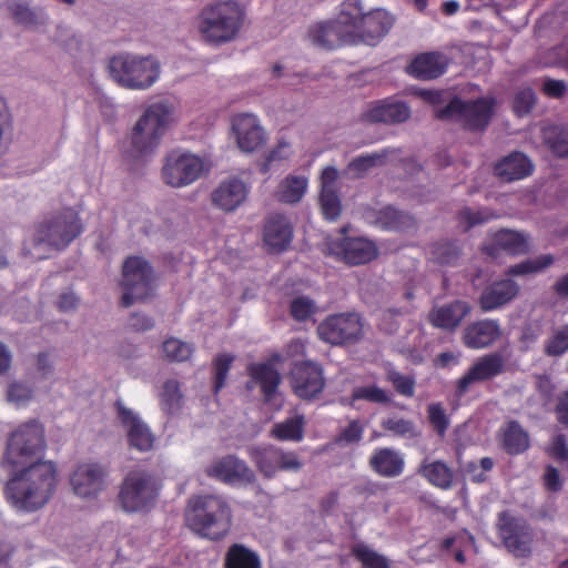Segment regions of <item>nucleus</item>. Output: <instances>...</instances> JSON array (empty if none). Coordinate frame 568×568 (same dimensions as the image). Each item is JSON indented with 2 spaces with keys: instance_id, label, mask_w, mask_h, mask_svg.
Masks as SVG:
<instances>
[{
  "instance_id": "1",
  "label": "nucleus",
  "mask_w": 568,
  "mask_h": 568,
  "mask_svg": "<svg viewBox=\"0 0 568 568\" xmlns=\"http://www.w3.org/2000/svg\"><path fill=\"white\" fill-rule=\"evenodd\" d=\"M6 485V498L18 511L32 513L42 508L54 496L59 470L54 462L38 459L13 466Z\"/></svg>"
},
{
  "instance_id": "2",
  "label": "nucleus",
  "mask_w": 568,
  "mask_h": 568,
  "mask_svg": "<svg viewBox=\"0 0 568 568\" xmlns=\"http://www.w3.org/2000/svg\"><path fill=\"white\" fill-rule=\"evenodd\" d=\"M179 118V104L174 99L163 98L150 103L132 129V150L139 155L152 153Z\"/></svg>"
},
{
  "instance_id": "3",
  "label": "nucleus",
  "mask_w": 568,
  "mask_h": 568,
  "mask_svg": "<svg viewBox=\"0 0 568 568\" xmlns=\"http://www.w3.org/2000/svg\"><path fill=\"white\" fill-rule=\"evenodd\" d=\"M186 523L202 537L219 540L230 530L232 509L226 499L219 495H199L189 500Z\"/></svg>"
},
{
  "instance_id": "4",
  "label": "nucleus",
  "mask_w": 568,
  "mask_h": 568,
  "mask_svg": "<svg viewBox=\"0 0 568 568\" xmlns=\"http://www.w3.org/2000/svg\"><path fill=\"white\" fill-rule=\"evenodd\" d=\"M78 211L64 207L53 212L40 223L33 234V247L27 254L41 260L47 256L45 248L67 247L82 232Z\"/></svg>"
},
{
  "instance_id": "5",
  "label": "nucleus",
  "mask_w": 568,
  "mask_h": 568,
  "mask_svg": "<svg viewBox=\"0 0 568 568\" xmlns=\"http://www.w3.org/2000/svg\"><path fill=\"white\" fill-rule=\"evenodd\" d=\"M110 78L121 88L144 91L153 87L161 77V63L151 54L122 52L108 63Z\"/></svg>"
},
{
  "instance_id": "6",
  "label": "nucleus",
  "mask_w": 568,
  "mask_h": 568,
  "mask_svg": "<svg viewBox=\"0 0 568 568\" xmlns=\"http://www.w3.org/2000/svg\"><path fill=\"white\" fill-rule=\"evenodd\" d=\"M244 20V10L237 1H217L206 6L199 18V32L210 43H226L236 38Z\"/></svg>"
},
{
  "instance_id": "7",
  "label": "nucleus",
  "mask_w": 568,
  "mask_h": 568,
  "mask_svg": "<svg viewBox=\"0 0 568 568\" xmlns=\"http://www.w3.org/2000/svg\"><path fill=\"white\" fill-rule=\"evenodd\" d=\"M161 480L145 469L130 470L119 491V503L125 513H146L151 510L160 495Z\"/></svg>"
},
{
  "instance_id": "8",
  "label": "nucleus",
  "mask_w": 568,
  "mask_h": 568,
  "mask_svg": "<svg viewBox=\"0 0 568 568\" xmlns=\"http://www.w3.org/2000/svg\"><path fill=\"white\" fill-rule=\"evenodd\" d=\"M47 449L43 425L31 419L20 424L9 436L4 463L17 466L44 459Z\"/></svg>"
},
{
  "instance_id": "9",
  "label": "nucleus",
  "mask_w": 568,
  "mask_h": 568,
  "mask_svg": "<svg viewBox=\"0 0 568 568\" xmlns=\"http://www.w3.org/2000/svg\"><path fill=\"white\" fill-rule=\"evenodd\" d=\"M209 165L204 158L185 150H173L163 159L161 178L174 189L186 187L196 182Z\"/></svg>"
},
{
  "instance_id": "10",
  "label": "nucleus",
  "mask_w": 568,
  "mask_h": 568,
  "mask_svg": "<svg viewBox=\"0 0 568 568\" xmlns=\"http://www.w3.org/2000/svg\"><path fill=\"white\" fill-rule=\"evenodd\" d=\"M122 303L130 306L148 298L154 291V275L150 264L140 256L128 257L122 268Z\"/></svg>"
},
{
  "instance_id": "11",
  "label": "nucleus",
  "mask_w": 568,
  "mask_h": 568,
  "mask_svg": "<svg viewBox=\"0 0 568 568\" xmlns=\"http://www.w3.org/2000/svg\"><path fill=\"white\" fill-rule=\"evenodd\" d=\"M247 454L265 478H273L278 471L296 473L303 467V462L295 452L273 445L250 446Z\"/></svg>"
},
{
  "instance_id": "12",
  "label": "nucleus",
  "mask_w": 568,
  "mask_h": 568,
  "mask_svg": "<svg viewBox=\"0 0 568 568\" xmlns=\"http://www.w3.org/2000/svg\"><path fill=\"white\" fill-rule=\"evenodd\" d=\"M494 104L495 100L490 97L473 101L454 99L444 110L437 111V116L442 119L458 118L469 129H483L488 124L493 115Z\"/></svg>"
},
{
  "instance_id": "13",
  "label": "nucleus",
  "mask_w": 568,
  "mask_h": 568,
  "mask_svg": "<svg viewBox=\"0 0 568 568\" xmlns=\"http://www.w3.org/2000/svg\"><path fill=\"white\" fill-rule=\"evenodd\" d=\"M318 336L332 345H342L362 336L363 323L355 313H342L328 316L317 327Z\"/></svg>"
},
{
  "instance_id": "14",
  "label": "nucleus",
  "mask_w": 568,
  "mask_h": 568,
  "mask_svg": "<svg viewBox=\"0 0 568 568\" xmlns=\"http://www.w3.org/2000/svg\"><path fill=\"white\" fill-rule=\"evenodd\" d=\"M70 485L77 497L94 500L106 488V470L98 463H81L71 473Z\"/></svg>"
},
{
  "instance_id": "15",
  "label": "nucleus",
  "mask_w": 568,
  "mask_h": 568,
  "mask_svg": "<svg viewBox=\"0 0 568 568\" xmlns=\"http://www.w3.org/2000/svg\"><path fill=\"white\" fill-rule=\"evenodd\" d=\"M118 419L125 433L128 444L131 448L141 453L153 449L155 436L148 424L138 413L126 407L122 402L115 403Z\"/></svg>"
},
{
  "instance_id": "16",
  "label": "nucleus",
  "mask_w": 568,
  "mask_h": 568,
  "mask_svg": "<svg viewBox=\"0 0 568 568\" xmlns=\"http://www.w3.org/2000/svg\"><path fill=\"white\" fill-rule=\"evenodd\" d=\"M232 134L243 153H254L267 142V134L260 119L253 113H239L231 120Z\"/></svg>"
},
{
  "instance_id": "17",
  "label": "nucleus",
  "mask_w": 568,
  "mask_h": 568,
  "mask_svg": "<svg viewBox=\"0 0 568 568\" xmlns=\"http://www.w3.org/2000/svg\"><path fill=\"white\" fill-rule=\"evenodd\" d=\"M499 536L516 557H527L531 551L532 534L524 519L515 518L504 513L499 516Z\"/></svg>"
},
{
  "instance_id": "18",
  "label": "nucleus",
  "mask_w": 568,
  "mask_h": 568,
  "mask_svg": "<svg viewBox=\"0 0 568 568\" xmlns=\"http://www.w3.org/2000/svg\"><path fill=\"white\" fill-rule=\"evenodd\" d=\"M504 358L498 353L479 357L457 382V395L463 396L475 383L491 379L503 373Z\"/></svg>"
},
{
  "instance_id": "19",
  "label": "nucleus",
  "mask_w": 568,
  "mask_h": 568,
  "mask_svg": "<svg viewBox=\"0 0 568 568\" xmlns=\"http://www.w3.org/2000/svg\"><path fill=\"white\" fill-rule=\"evenodd\" d=\"M206 475L225 484H250L255 479L253 470L245 462L229 455L212 462L206 468Z\"/></svg>"
},
{
  "instance_id": "20",
  "label": "nucleus",
  "mask_w": 568,
  "mask_h": 568,
  "mask_svg": "<svg viewBox=\"0 0 568 568\" xmlns=\"http://www.w3.org/2000/svg\"><path fill=\"white\" fill-rule=\"evenodd\" d=\"M325 382L322 368L312 362L296 365L292 372V386L294 393L303 398L311 399L322 393Z\"/></svg>"
},
{
  "instance_id": "21",
  "label": "nucleus",
  "mask_w": 568,
  "mask_h": 568,
  "mask_svg": "<svg viewBox=\"0 0 568 568\" xmlns=\"http://www.w3.org/2000/svg\"><path fill=\"white\" fill-rule=\"evenodd\" d=\"M250 193V185L237 178L222 181L212 192V203L224 212L235 211Z\"/></svg>"
},
{
  "instance_id": "22",
  "label": "nucleus",
  "mask_w": 568,
  "mask_h": 568,
  "mask_svg": "<svg viewBox=\"0 0 568 568\" xmlns=\"http://www.w3.org/2000/svg\"><path fill=\"white\" fill-rule=\"evenodd\" d=\"M247 371L251 377L247 383V388L253 389L255 386H260L265 400L267 403L272 400L277 402L276 408L278 409L282 406V400L276 390L281 382V376L274 368V365L272 363H255L251 364Z\"/></svg>"
},
{
  "instance_id": "23",
  "label": "nucleus",
  "mask_w": 568,
  "mask_h": 568,
  "mask_svg": "<svg viewBox=\"0 0 568 568\" xmlns=\"http://www.w3.org/2000/svg\"><path fill=\"white\" fill-rule=\"evenodd\" d=\"M394 21L393 16L384 9L366 11L356 36V43L375 45L389 32Z\"/></svg>"
},
{
  "instance_id": "24",
  "label": "nucleus",
  "mask_w": 568,
  "mask_h": 568,
  "mask_svg": "<svg viewBox=\"0 0 568 568\" xmlns=\"http://www.w3.org/2000/svg\"><path fill=\"white\" fill-rule=\"evenodd\" d=\"M366 13L362 0H344L337 10L334 19L338 29L346 38L347 44H356V36Z\"/></svg>"
},
{
  "instance_id": "25",
  "label": "nucleus",
  "mask_w": 568,
  "mask_h": 568,
  "mask_svg": "<svg viewBox=\"0 0 568 568\" xmlns=\"http://www.w3.org/2000/svg\"><path fill=\"white\" fill-rule=\"evenodd\" d=\"M293 237V227L290 220L282 214H272L264 225L263 239L272 252L284 251Z\"/></svg>"
},
{
  "instance_id": "26",
  "label": "nucleus",
  "mask_w": 568,
  "mask_h": 568,
  "mask_svg": "<svg viewBox=\"0 0 568 568\" xmlns=\"http://www.w3.org/2000/svg\"><path fill=\"white\" fill-rule=\"evenodd\" d=\"M501 335L497 321L481 320L469 324L463 333V343L471 349L488 347Z\"/></svg>"
},
{
  "instance_id": "27",
  "label": "nucleus",
  "mask_w": 568,
  "mask_h": 568,
  "mask_svg": "<svg viewBox=\"0 0 568 568\" xmlns=\"http://www.w3.org/2000/svg\"><path fill=\"white\" fill-rule=\"evenodd\" d=\"M469 313L470 306L467 302L454 301L433 307L428 314V321L434 327L454 331Z\"/></svg>"
},
{
  "instance_id": "28",
  "label": "nucleus",
  "mask_w": 568,
  "mask_h": 568,
  "mask_svg": "<svg viewBox=\"0 0 568 568\" xmlns=\"http://www.w3.org/2000/svg\"><path fill=\"white\" fill-rule=\"evenodd\" d=\"M336 254L352 265L365 264L377 255L374 242L365 237H345L338 245Z\"/></svg>"
},
{
  "instance_id": "29",
  "label": "nucleus",
  "mask_w": 568,
  "mask_h": 568,
  "mask_svg": "<svg viewBox=\"0 0 568 568\" xmlns=\"http://www.w3.org/2000/svg\"><path fill=\"white\" fill-rule=\"evenodd\" d=\"M519 286L513 280L497 281L486 287L479 298L483 311L490 312L509 303L518 294Z\"/></svg>"
},
{
  "instance_id": "30",
  "label": "nucleus",
  "mask_w": 568,
  "mask_h": 568,
  "mask_svg": "<svg viewBox=\"0 0 568 568\" xmlns=\"http://www.w3.org/2000/svg\"><path fill=\"white\" fill-rule=\"evenodd\" d=\"M446 55L438 52L423 53L416 57L408 65V72L423 80H430L442 75L447 68Z\"/></svg>"
},
{
  "instance_id": "31",
  "label": "nucleus",
  "mask_w": 568,
  "mask_h": 568,
  "mask_svg": "<svg viewBox=\"0 0 568 568\" xmlns=\"http://www.w3.org/2000/svg\"><path fill=\"white\" fill-rule=\"evenodd\" d=\"M531 161L520 152H513L495 166V173L506 182L521 180L532 173Z\"/></svg>"
},
{
  "instance_id": "32",
  "label": "nucleus",
  "mask_w": 568,
  "mask_h": 568,
  "mask_svg": "<svg viewBox=\"0 0 568 568\" xmlns=\"http://www.w3.org/2000/svg\"><path fill=\"white\" fill-rule=\"evenodd\" d=\"M307 37L314 45L326 49H333L344 43L347 44L346 38L338 29L334 19L312 24L308 28Z\"/></svg>"
},
{
  "instance_id": "33",
  "label": "nucleus",
  "mask_w": 568,
  "mask_h": 568,
  "mask_svg": "<svg viewBox=\"0 0 568 568\" xmlns=\"http://www.w3.org/2000/svg\"><path fill=\"white\" fill-rule=\"evenodd\" d=\"M410 115V110L402 101H383L366 113V120L371 122L397 123L406 121Z\"/></svg>"
},
{
  "instance_id": "34",
  "label": "nucleus",
  "mask_w": 568,
  "mask_h": 568,
  "mask_svg": "<svg viewBox=\"0 0 568 568\" xmlns=\"http://www.w3.org/2000/svg\"><path fill=\"white\" fill-rule=\"evenodd\" d=\"M308 189V178L305 175L288 174L277 185L275 197L286 204L301 202Z\"/></svg>"
},
{
  "instance_id": "35",
  "label": "nucleus",
  "mask_w": 568,
  "mask_h": 568,
  "mask_svg": "<svg viewBox=\"0 0 568 568\" xmlns=\"http://www.w3.org/2000/svg\"><path fill=\"white\" fill-rule=\"evenodd\" d=\"M371 465L382 476L396 477L403 473L405 463L398 452L392 448H382L373 454Z\"/></svg>"
},
{
  "instance_id": "36",
  "label": "nucleus",
  "mask_w": 568,
  "mask_h": 568,
  "mask_svg": "<svg viewBox=\"0 0 568 568\" xmlns=\"http://www.w3.org/2000/svg\"><path fill=\"white\" fill-rule=\"evenodd\" d=\"M366 220L382 230L397 231L413 224V220L409 215L397 211L392 206H386L375 213H368L366 215Z\"/></svg>"
},
{
  "instance_id": "37",
  "label": "nucleus",
  "mask_w": 568,
  "mask_h": 568,
  "mask_svg": "<svg viewBox=\"0 0 568 568\" xmlns=\"http://www.w3.org/2000/svg\"><path fill=\"white\" fill-rule=\"evenodd\" d=\"M418 474L427 479L429 484L440 489H448L453 484V470L440 460L425 459L419 468Z\"/></svg>"
},
{
  "instance_id": "38",
  "label": "nucleus",
  "mask_w": 568,
  "mask_h": 568,
  "mask_svg": "<svg viewBox=\"0 0 568 568\" xmlns=\"http://www.w3.org/2000/svg\"><path fill=\"white\" fill-rule=\"evenodd\" d=\"M503 443L509 454L517 455L529 448V436L517 422H509L503 432Z\"/></svg>"
},
{
  "instance_id": "39",
  "label": "nucleus",
  "mask_w": 568,
  "mask_h": 568,
  "mask_svg": "<svg viewBox=\"0 0 568 568\" xmlns=\"http://www.w3.org/2000/svg\"><path fill=\"white\" fill-rule=\"evenodd\" d=\"M305 420L302 415H294L276 423L272 428V436L285 442H301L304 437Z\"/></svg>"
},
{
  "instance_id": "40",
  "label": "nucleus",
  "mask_w": 568,
  "mask_h": 568,
  "mask_svg": "<svg viewBox=\"0 0 568 568\" xmlns=\"http://www.w3.org/2000/svg\"><path fill=\"white\" fill-rule=\"evenodd\" d=\"M495 243L506 252L518 255L524 254L529 248L527 237L519 232L503 230L495 235Z\"/></svg>"
},
{
  "instance_id": "41",
  "label": "nucleus",
  "mask_w": 568,
  "mask_h": 568,
  "mask_svg": "<svg viewBox=\"0 0 568 568\" xmlns=\"http://www.w3.org/2000/svg\"><path fill=\"white\" fill-rule=\"evenodd\" d=\"M226 568H260L257 555L242 545H233L226 555Z\"/></svg>"
},
{
  "instance_id": "42",
  "label": "nucleus",
  "mask_w": 568,
  "mask_h": 568,
  "mask_svg": "<svg viewBox=\"0 0 568 568\" xmlns=\"http://www.w3.org/2000/svg\"><path fill=\"white\" fill-rule=\"evenodd\" d=\"M293 154L292 145L288 141L280 140L271 150H268L260 162V171L263 174L268 173L274 166L288 160Z\"/></svg>"
},
{
  "instance_id": "43",
  "label": "nucleus",
  "mask_w": 568,
  "mask_h": 568,
  "mask_svg": "<svg viewBox=\"0 0 568 568\" xmlns=\"http://www.w3.org/2000/svg\"><path fill=\"white\" fill-rule=\"evenodd\" d=\"M10 12L18 23L27 27H36L47 20V13L42 9L33 10L20 2L12 3Z\"/></svg>"
},
{
  "instance_id": "44",
  "label": "nucleus",
  "mask_w": 568,
  "mask_h": 568,
  "mask_svg": "<svg viewBox=\"0 0 568 568\" xmlns=\"http://www.w3.org/2000/svg\"><path fill=\"white\" fill-rule=\"evenodd\" d=\"M382 427L394 436L406 439L416 438L420 434L412 420L396 416L383 419Z\"/></svg>"
},
{
  "instance_id": "45",
  "label": "nucleus",
  "mask_w": 568,
  "mask_h": 568,
  "mask_svg": "<svg viewBox=\"0 0 568 568\" xmlns=\"http://www.w3.org/2000/svg\"><path fill=\"white\" fill-rule=\"evenodd\" d=\"M192 353L193 347L179 338L171 337L162 344V355L171 362H184Z\"/></svg>"
},
{
  "instance_id": "46",
  "label": "nucleus",
  "mask_w": 568,
  "mask_h": 568,
  "mask_svg": "<svg viewBox=\"0 0 568 568\" xmlns=\"http://www.w3.org/2000/svg\"><path fill=\"white\" fill-rule=\"evenodd\" d=\"M352 397L354 400L364 399L374 404H388L392 399L390 394L376 384L355 387L353 389Z\"/></svg>"
},
{
  "instance_id": "47",
  "label": "nucleus",
  "mask_w": 568,
  "mask_h": 568,
  "mask_svg": "<svg viewBox=\"0 0 568 568\" xmlns=\"http://www.w3.org/2000/svg\"><path fill=\"white\" fill-rule=\"evenodd\" d=\"M383 160L379 153L361 155L349 162L344 174L352 179L362 178L367 171L376 166Z\"/></svg>"
},
{
  "instance_id": "48",
  "label": "nucleus",
  "mask_w": 568,
  "mask_h": 568,
  "mask_svg": "<svg viewBox=\"0 0 568 568\" xmlns=\"http://www.w3.org/2000/svg\"><path fill=\"white\" fill-rule=\"evenodd\" d=\"M554 262V257L550 254L541 255L535 258H530L524 262H520L508 270V275H527L532 273H538L551 265Z\"/></svg>"
},
{
  "instance_id": "49",
  "label": "nucleus",
  "mask_w": 568,
  "mask_h": 568,
  "mask_svg": "<svg viewBox=\"0 0 568 568\" xmlns=\"http://www.w3.org/2000/svg\"><path fill=\"white\" fill-rule=\"evenodd\" d=\"M544 140L548 148L557 156L568 155V135L557 126H550L544 130Z\"/></svg>"
},
{
  "instance_id": "50",
  "label": "nucleus",
  "mask_w": 568,
  "mask_h": 568,
  "mask_svg": "<svg viewBox=\"0 0 568 568\" xmlns=\"http://www.w3.org/2000/svg\"><path fill=\"white\" fill-rule=\"evenodd\" d=\"M353 554L365 568H390L388 560L384 556L366 545H356L353 548Z\"/></svg>"
},
{
  "instance_id": "51",
  "label": "nucleus",
  "mask_w": 568,
  "mask_h": 568,
  "mask_svg": "<svg viewBox=\"0 0 568 568\" xmlns=\"http://www.w3.org/2000/svg\"><path fill=\"white\" fill-rule=\"evenodd\" d=\"M181 403L182 394L179 383L174 379L165 382L161 393V405L163 409L173 413L181 407Z\"/></svg>"
},
{
  "instance_id": "52",
  "label": "nucleus",
  "mask_w": 568,
  "mask_h": 568,
  "mask_svg": "<svg viewBox=\"0 0 568 568\" xmlns=\"http://www.w3.org/2000/svg\"><path fill=\"white\" fill-rule=\"evenodd\" d=\"M432 256L442 265H455L459 258V248L455 243H437L432 248Z\"/></svg>"
},
{
  "instance_id": "53",
  "label": "nucleus",
  "mask_w": 568,
  "mask_h": 568,
  "mask_svg": "<svg viewBox=\"0 0 568 568\" xmlns=\"http://www.w3.org/2000/svg\"><path fill=\"white\" fill-rule=\"evenodd\" d=\"M428 420L438 436L443 437L449 427V418L440 403H430L427 406Z\"/></svg>"
},
{
  "instance_id": "54",
  "label": "nucleus",
  "mask_w": 568,
  "mask_h": 568,
  "mask_svg": "<svg viewBox=\"0 0 568 568\" xmlns=\"http://www.w3.org/2000/svg\"><path fill=\"white\" fill-rule=\"evenodd\" d=\"M32 398V389L23 383H11L7 389V400L16 407L27 405Z\"/></svg>"
},
{
  "instance_id": "55",
  "label": "nucleus",
  "mask_w": 568,
  "mask_h": 568,
  "mask_svg": "<svg viewBox=\"0 0 568 568\" xmlns=\"http://www.w3.org/2000/svg\"><path fill=\"white\" fill-rule=\"evenodd\" d=\"M536 103V95L532 89L523 88L514 98L513 109L518 116L527 115Z\"/></svg>"
},
{
  "instance_id": "56",
  "label": "nucleus",
  "mask_w": 568,
  "mask_h": 568,
  "mask_svg": "<svg viewBox=\"0 0 568 568\" xmlns=\"http://www.w3.org/2000/svg\"><path fill=\"white\" fill-rule=\"evenodd\" d=\"M568 351V325L558 328L547 342L545 352L549 356H559Z\"/></svg>"
},
{
  "instance_id": "57",
  "label": "nucleus",
  "mask_w": 568,
  "mask_h": 568,
  "mask_svg": "<svg viewBox=\"0 0 568 568\" xmlns=\"http://www.w3.org/2000/svg\"><path fill=\"white\" fill-rule=\"evenodd\" d=\"M387 381L393 384L395 389L406 397H412L415 393V379L409 375H403L397 371L387 372Z\"/></svg>"
},
{
  "instance_id": "58",
  "label": "nucleus",
  "mask_w": 568,
  "mask_h": 568,
  "mask_svg": "<svg viewBox=\"0 0 568 568\" xmlns=\"http://www.w3.org/2000/svg\"><path fill=\"white\" fill-rule=\"evenodd\" d=\"M320 202L325 219L334 221L338 217L341 213V201L337 192L321 193Z\"/></svg>"
},
{
  "instance_id": "59",
  "label": "nucleus",
  "mask_w": 568,
  "mask_h": 568,
  "mask_svg": "<svg viewBox=\"0 0 568 568\" xmlns=\"http://www.w3.org/2000/svg\"><path fill=\"white\" fill-rule=\"evenodd\" d=\"M364 434V426L359 420H352L345 426L336 438L339 445H351L358 443Z\"/></svg>"
},
{
  "instance_id": "60",
  "label": "nucleus",
  "mask_w": 568,
  "mask_h": 568,
  "mask_svg": "<svg viewBox=\"0 0 568 568\" xmlns=\"http://www.w3.org/2000/svg\"><path fill=\"white\" fill-rule=\"evenodd\" d=\"M315 311V303L305 296H298L291 303L292 316L297 321L307 320Z\"/></svg>"
},
{
  "instance_id": "61",
  "label": "nucleus",
  "mask_w": 568,
  "mask_h": 568,
  "mask_svg": "<svg viewBox=\"0 0 568 568\" xmlns=\"http://www.w3.org/2000/svg\"><path fill=\"white\" fill-rule=\"evenodd\" d=\"M233 362V356L229 354H222L216 357L214 362V372H215V378H214V390L217 393L225 383L229 369L231 367V364Z\"/></svg>"
},
{
  "instance_id": "62",
  "label": "nucleus",
  "mask_w": 568,
  "mask_h": 568,
  "mask_svg": "<svg viewBox=\"0 0 568 568\" xmlns=\"http://www.w3.org/2000/svg\"><path fill=\"white\" fill-rule=\"evenodd\" d=\"M547 453L556 462L560 464H568V445L562 435H556L552 437Z\"/></svg>"
},
{
  "instance_id": "63",
  "label": "nucleus",
  "mask_w": 568,
  "mask_h": 568,
  "mask_svg": "<svg viewBox=\"0 0 568 568\" xmlns=\"http://www.w3.org/2000/svg\"><path fill=\"white\" fill-rule=\"evenodd\" d=\"M338 170L333 166H326L321 174V193L337 192Z\"/></svg>"
},
{
  "instance_id": "64",
  "label": "nucleus",
  "mask_w": 568,
  "mask_h": 568,
  "mask_svg": "<svg viewBox=\"0 0 568 568\" xmlns=\"http://www.w3.org/2000/svg\"><path fill=\"white\" fill-rule=\"evenodd\" d=\"M462 222H465L466 227H471L476 224H480L489 221L493 217V214L487 210H478L473 211L470 209H465L459 214Z\"/></svg>"
}]
</instances>
